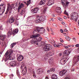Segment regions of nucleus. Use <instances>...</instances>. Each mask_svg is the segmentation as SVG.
I'll return each mask as SVG.
<instances>
[{"mask_svg": "<svg viewBox=\"0 0 79 79\" xmlns=\"http://www.w3.org/2000/svg\"><path fill=\"white\" fill-rule=\"evenodd\" d=\"M40 36V34H37L31 35L30 36L31 38H33L31 40V42L34 43L35 45H37V47H40L41 44L39 42L42 40V38L41 36L39 37Z\"/></svg>", "mask_w": 79, "mask_h": 79, "instance_id": "1", "label": "nucleus"}, {"mask_svg": "<svg viewBox=\"0 0 79 79\" xmlns=\"http://www.w3.org/2000/svg\"><path fill=\"white\" fill-rule=\"evenodd\" d=\"M13 52V51L12 50L10 51L9 52L8 51H7L6 53L5 54V57L6 59L5 58V57H3L2 60L5 61V62L7 61L8 60H13V57H12L11 56V55L12 54V53Z\"/></svg>", "mask_w": 79, "mask_h": 79, "instance_id": "2", "label": "nucleus"}, {"mask_svg": "<svg viewBox=\"0 0 79 79\" xmlns=\"http://www.w3.org/2000/svg\"><path fill=\"white\" fill-rule=\"evenodd\" d=\"M71 52H70L68 51V50H66L65 51L63 52L64 56L63 57V58L62 59L60 60V63L62 65H63L64 64V63L66 62V60L67 59H68V57L66 56V55H69Z\"/></svg>", "mask_w": 79, "mask_h": 79, "instance_id": "3", "label": "nucleus"}, {"mask_svg": "<svg viewBox=\"0 0 79 79\" xmlns=\"http://www.w3.org/2000/svg\"><path fill=\"white\" fill-rule=\"evenodd\" d=\"M18 29H16L14 30L13 31H12V28H11L9 30L8 32L7 33V36L8 37H9L10 36L12 35V33L13 35H15L18 32Z\"/></svg>", "mask_w": 79, "mask_h": 79, "instance_id": "4", "label": "nucleus"}, {"mask_svg": "<svg viewBox=\"0 0 79 79\" xmlns=\"http://www.w3.org/2000/svg\"><path fill=\"white\" fill-rule=\"evenodd\" d=\"M36 30H35L33 32H39L40 34H43L44 32L45 31V29L44 28H41L40 27H36Z\"/></svg>", "mask_w": 79, "mask_h": 79, "instance_id": "5", "label": "nucleus"}, {"mask_svg": "<svg viewBox=\"0 0 79 79\" xmlns=\"http://www.w3.org/2000/svg\"><path fill=\"white\" fill-rule=\"evenodd\" d=\"M52 46L51 45L48 44H46L45 45L44 47V48L43 50H44V51L47 52V51H48V50H52Z\"/></svg>", "mask_w": 79, "mask_h": 79, "instance_id": "6", "label": "nucleus"}, {"mask_svg": "<svg viewBox=\"0 0 79 79\" xmlns=\"http://www.w3.org/2000/svg\"><path fill=\"white\" fill-rule=\"evenodd\" d=\"M77 13L76 12H73L71 14V17L73 20H75L76 21L77 19Z\"/></svg>", "mask_w": 79, "mask_h": 79, "instance_id": "7", "label": "nucleus"}, {"mask_svg": "<svg viewBox=\"0 0 79 79\" xmlns=\"http://www.w3.org/2000/svg\"><path fill=\"white\" fill-rule=\"evenodd\" d=\"M61 2L64 8H68V5H69V2H66L65 0H62Z\"/></svg>", "mask_w": 79, "mask_h": 79, "instance_id": "8", "label": "nucleus"}, {"mask_svg": "<svg viewBox=\"0 0 79 79\" xmlns=\"http://www.w3.org/2000/svg\"><path fill=\"white\" fill-rule=\"evenodd\" d=\"M12 8L11 7V6L10 5V4L9 3L8 4L6 11L4 15L6 16H7V15H8V11H9L10 10H11H11Z\"/></svg>", "mask_w": 79, "mask_h": 79, "instance_id": "9", "label": "nucleus"}, {"mask_svg": "<svg viewBox=\"0 0 79 79\" xmlns=\"http://www.w3.org/2000/svg\"><path fill=\"white\" fill-rule=\"evenodd\" d=\"M3 5L2 4L0 5V15H2L5 12V7H3Z\"/></svg>", "mask_w": 79, "mask_h": 79, "instance_id": "10", "label": "nucleus"}, {"mask_svg": "<svg viewBox=\"0 0 79 79\" xmlns=\"http://www.w3.org/2000/svg\"><path fill=\"white\" fill-rule=\"evenodd\" d=\"M17 59L19 61H21L24 59V57L21 55H18L17 56Z\"/></svg>", "mask_w": 79, "mask_h": 79, "instance_id": "11", "label": "nucleus"}, {"mask_svg": "<svg viewBox=\"0 0 79 79\" xmlns=\"http://www.w3.org/2000/svg\"><path fill=\"white\" fill-rule=\"evenodd\" d=\"M8 21L9 24L13 23L15 22V18H13V17L12 16H11L9 18Z\"/></svg>", "mask_w": 79, "mask_h": 79, "instance_id": "12", "label": "nucleus"}, {"mask_svg": "<svg viewBox=\"0 0 79 79\" xmlns=\"http://www.w3.org/2000/svg\"><path fill=\"white\" fill-rule=\"evenodd\" d=\"M67 71L66 70H63L62 71H60L59 73L60 76H63L66 73Z\"/></svg>", "mask_w": 79, "mask_h": 79, "instance_id": "13", "label": "nucleus"}, {"mask_svg": "<svg viewBox=\"0 0 79 79\" xmlns=\"http://www.w3.org/2000/svg\"><path fill=\"white\" fill-rule=\"evenodd\" d=\"M55 54V53L54 52H53L52 51H50L49 52L47 53L46 55L47 56H53V55Z\"/></svg>", "mask_w": 79, "mask_h": 79, "instance_id": "14", "label": "nucleus"}, {"mask_svg": "<svg viewBox=\"0 0 79 79\" xmlns=\"http://www.w3.org/2000/svg\"><path fill=\"white\" fill-rule=\"evenodd\" d=\"M47 2H48L47 4L48 6H50V5H53L54 3V0H50Z\"/></svg>", "mask_w": 79, "mask_h": 79, "instance_id": "15", "label": "nucleus"}, {"mask_svg": "<svg viewBox=\"0 0 79 79\" xmlns=\"http://www.w3.org/2000/svg\"><path fill=\"white\" fill-rule=\"evenodd\" d=\"M42 73H44V69H38L37 71V73L40 74Z\"/></svg>", "mask_w": 79, "mask_h": 79, "instance_id": "16", "label": "nucleus"}, {"mask_svg": "<svg viewBox=\"0 0 79 79\" xmlns=\"http://www.w3.org/2000/svg\"><path fill=\"white\" fill-rule=\"evenodd\" d=\"M24 7V4L23 3H21L18 6V12H20V10L22 8H23Z\"/></svg>", "mask_w": 79, "mask_h": 79, "instance_id": "17", "label": "nucleus"}, {"mask_svg": "<svg viewBox=\"0 0 79 79\" xmlns=\"http://www.w3.org/2000/svg\"><path fill=\"white\" fill-rule=\"evenodd\" d=\"M39 10V8L36 7L31 10L33 13H36Z\"/></svg>", "mask_w": 79, "mask_h": 79, "instance_id": "18", "label": "nucleus"}, {"mask_svg": "<svg viewBox=\"0 0 79 79\" xmlns=\"http://www.w3.org/2000/svg\"><path fill=\"white\" fill-rule=\"evenodd\" d=\"M10 66L12 67L16 66V62L15 61H11L10 63Z\"/></svg>", "mask_w": 79, "mask_h": 79, "instance_id": "19", "label": "nucleus"}, {"mask_svg": "<svg viewBox=\"0 0 79 79\" xmlns=\"http://www.w3.org/2000/svg\"><path fill=\"white\" fill-rule=\"evenodd\" d=\"M6 37V35H0V39H1V40H3V41H4Z\"/></svg>", "mask_w": 79, "mask_h": 79, "instance_id": "20", "label": "nucleus"}, {"mask_svg": "<svg viewBox=\"0 0 79 79\" xmlns=\"http://www.w3.org/2000/svg\"><path fill=\"white\" fill-rule=\"evenodd\" d=\"M73 60L75 62H78L79 61V55L78 56H75L73 58Z\"/></svg>", "mask_w": 79, "mask_h": 79, "instance_id": "21", "label": "nucleus"}, {"mask_svg": "<svg viewBox=\"0 0 79 79\" xmlns=\"http://www.w3.org/2000/svg\"><path fill=\"white\" fill-rule=\"evenodd\" d=\"M46 1H47V0H41L39 4L40 5H44V4H45V3H46Z\"/></svg>", "mask_w": 79, "mask_h": 79, "instance_id": "22", "label": "nucleus"}, {"mask_svg": "<svg viewBox=\"0 0 79 79\" xmlns=\"http://www.w3.org/2000/svg\"><path fill=\"white\" fill-rule=\"evenodd\" d=\"M56 10L57 12V13H58L59 14L61 13V8L60 7H57L56 8Z\"/></svg>", "mask_w": 79, "mask_h": 79, "instance_id": "23", "label": "nucleus"}, {"mask_svg": "<svg viewBox=\"0 0 79 79\" xmlns=\"http://www.w3.org/2000/svg\"><path fill=\"white\" fill-rule=\"evenodd\" d=\"M40 19L41 21H45V20L46 19L45 16H40Z\"/></svg>", "mask_w": 79, "mask_h": 79, "instance_id": "24", "label": "nucleus"}, {"mask_svg": "<svg viewBox=\"0 0 79 79\" xmlns=\"http://www.w3.org/2000/svg\"><path fill=\"white\" fill-rule=\"evenodd\" d=\"M53 45L55 47H60V46H63V44L61 43H59L58 45H56V44H53Z\"/></svg>", "mask_w": 79, "mask_h": 79, "instance_id": "25", "label": "nucleus"}, {"mask_svg": "<svg viewBox=\"0 0 79 79\" xmlns=\"http://www.w3.org/2000/svg\"><path fill=\"white\" fill-rule=\"evenodd\" d=\"M16 43H13L11 44V45L10 46V48H13L14 47V46H15V45H16Z\"/></svg>", "mask_w": 79, "mask_h": 79, "instance_id": "26", "label": "nucleus"}, {"mask_svg": "<svg viewBox=\"0 0 79 79\" xmlns=\"http://www.w3.org/2000/svg\"><path fill=\"white\" fill-rule=\"evenodd\" d=\"M57 76L55 74H53L52 76V79H57Z\"/></svg>", "mask_w": 79, "mask_h": 79, "instance_id": "27", "label": "nucleus"}, {"mask_svg": "<svg viewBox=\"0 0 79 79\" xmlns=\"http://www.w3.org/2000/svg\"><path fill=\"white\" fill-rule=\"evenodd\" d=\"M49 64H52L53 62V59L52 58H50L48 60Z\"/></svg>", "mask_w": 79, "mask_h": 79, "instance_id": "28", "label": "nucleus"}, {"mask_svg": "<svg viewBox=\"0 0 79 79\" xmlns=\"http://www.w3.org/2000/svg\"><path fill=\"white\" fill-rule=\"evenodd\" d=\"M41 20H40V18L39 19H38L36 20L35 22L36 23H39L41 22Z\"/></svg>", "mask_w": 79, "mask_h": 79, "instance_id": "29", "label": "nucleus"}, {"mask_svg": "<svg viewBox=\"0 0 79 79\" xmlns=\"http://www.w3.org/2000/svg\"><path fill=\"white\" fill-rule=\"evenodd\" d=\"M31 0H27V6H29V5L31 3Z\"/></svg>", "mask_w": 79, "mask_h": 79, "instance_id": "30", "label": "nucleus"}, {"mask_svg": "<svg viewBox=\"0 0 79 79\" xmlns=\"http://www.w3.org/2000/svg\"><path fill=\"white\" fill-rule=\"evenodd\" d=\"M66 39L67 40H68V41H69L70 40H71V38L68 36H66Z\"/></svg>", "mask_w": 79, "mask_h": 79, "instance_id": "31", "label": "nucleus"}, {"mask_svg": "<svg viewBox=\"0 0 79 79\" xmlns=\"http://www.w3.org/2000/svg\"><path fill=\"white\" fill-rule=\"evenodd\" d=\"M14 77V75H13V74H11L10 75V79H13Z\"/></svg>", "mask_w": 79, "mask_h": 79, "instance_id": "32", "label": "nucleus"}, {"mask_svg": "<svg viewBox=\"0 0 79 79\" xmlns=\"http://www.w3.org/2000/svg\"><path fill=\"white\" fill-rule=\"evenodd\" d=\"M51 72H54L55 71V69L54 68H51L50 69Z\"/></svg>", "mask_w": 79, "mask_h": 79, "instance_id": "33", "label": "nucleus"}, {"mask_svg": "<svg viewBox=\"0 0 79 79\" xmlns=\"http://www.w3.org/2000/svg\"><path fill=\"white\" fill-rule=\"evenodd\" d=\"M64 13V14H65V15H67V16H69V15L68 12H66V10H65Z\"/></svg>", "mask_w": 79, "mask_h": 79, "instance_id": "34", "label": "nucleus"}, {"mask_svg": "<svg viewBox=\"0 0 79 79\" xmlns=\"http://www.w3.org/2000/svg\"><path fill=\"white\" fill-rule=\"evenodd\" d=\"M16 74L18 76H20L19 73V71L18 70H17L16 71Z\"/></svg>", "mask_w": 79, "mask_h": 79, "instance_id": "35", "label": "nucleus"}, {"mask_svg": "<svg viewBox=\"0 0 79 79\" xmlns=\"http://www.w3.org/2000/svg\"><path fill=\"white\" fill-rule=\"evenodd\" d=\"M29 23H31L32 24H33V23H34V21L30 20H29Z\"/></svg>", "mask_w": 79, "mask_h": 79, "instance_id": "36", "label": "nucleus"}, {"mask_svg": "<svg viewBox=\"0 0 79 79\" xmlns=\"http://www.w3.org/2000/svg\"><path fill=\"white\" fill-rule=\"evenodd\" d=\"M58 19L59 20V21H63V19L60 18H58Z\"/></svg>", "mask_w": 79, "mask_h": 79, "instance_id": "37", "label": "nucleus"}, {"mask_svg": "<svg viewBox=\"0 0 79 79\" xmlns=\"http://www.w3.org/2000/svg\"><path fill=\"white\" fill-rule=\"evenodd\" d=\"M15 24L17 26H18V25H19V23L18 21H16L15 22Z\"/></svg>", "mask_w": 79, "mask_h": 79, "instance_id": "38", "label": "nucleus"}, {"mask_svg": "<svg viewBox=\"0 0 79 79\" xmlns=\"http://www.w3.org/2000/svg\"><path fill=\"white\" fill-rule=\"evenodd\" d=\"M24 70H25V72L24 73V74H25V73H26V72H27V68H26V67H24Z\"/></svg>", "mask_w": 79, "mask_h": 79, "instance_id": "39", "label": "nucleus"}, {"mask_svg": "<svg viewBox=\"0 0 79 79\" xmlns=\"http://www.w3.org/2000/svg\"><path fill=\"white\" fill-rule=\"evenodd\" d=\"M33 77H36V75H35V73H33Z\"/></svg>", "mask_w": 79, "mask_h": 79, "instance_id": "40", "label": "nucleus"}, {"mask_svg": "<svg viewBox=\"0 0 79 79\" xmlns=\"http://www.w3.org/2000/svg\"><path fill=\"white\" fill-rule=\"evenodd\" d=\"M61 43H63V40L62 39H60Z\"/></svg>", "mask_w": 79, "mask_h": 79, "instance_id": "41", "label": "nucleus"}, {"mask_svg": "<svg viewBox=\"0 0 79 79\" xmlns=\"http://www.w3.org/2000/svg\"><path fill=\"white\" fill-rule=\"evenodd\" d=\"M0 29H1V30H3V28L2 26H0Z\"/></svg>", "mask_w": 79, "mask_h": 79, "instance_id": "42", "label": "nucleus"}, {"mask_svg": "<svg viewBox=\"0 0 79 79\" xmlns=\"http://www.w3.org/2000/svg\"><path fill=\"white\" fill-rule=\"evenodd\" d=\"M64 79H70L69 77H65Z\"/></svg>", "mask_w": 79, "mask_h": 79, "instance_id": "43", "label": "nucleus"}, {"mask_svg": "<svg viewBox=\"0 0 79 79\" xmlns=\"http://www.w3.org/2000/svg\"><path fill=\"white\" fill-rule=\"evenodd\" d=\"M79 44H76L75 45V46L76 47H79Z\"/></svg>", "mask_w": 79, "mask_h": 79, "instance_id": "44", "label": "nucleus"}, {"mask_svg": "<svg viewBox=\"0 0 79 79\" xmlns=\"http://www.w3.org/2000/svg\"><path fill=\"white\" fill-rule=\"evenodd\" d=\"M51 43H52V44H53V43H55V41H54V40H52Z\"/></svg>", "mask_w": 79, "mask_h": 79, "instance_id": "45", "label": "nucleus"}, {"mask_svg": "<svg viewBox=\"0 0 79 79\" xmlns=\"http://www.w3.org/2000/svg\"><path fill=\"white\" fill-rule=\"evenodd\" d=\"M65 48H66V49H68V48H68V47L67 46H65L64 47Z\"/></svg>", "mask_w": 79, "mask_h": 79, "instance_id": "46", "label": "nucleus"}, {"mask_svg": "<svg viewBox=\"0 0 79 79\" xmlns=\"http://www.w3.org/2000/svg\"><path fill=\"white\" fill-rule=\"evenodd\" d=\"M60 31L62 33L63 32V29H61L60 30Z\"/></svg>", "mask_w": 79, "mask_h": 79, "instance_id": "47", "label": "nucleus"}, {"mask_svg": "<svg viewBox=\"0 0 79 79\" xmlns=\"http://www.w3.org/2000/svg\"><path fill=\"white\" fill-rule=\"evenodd\" d=\"M61 55H62V54H61V53H59V56H61Z\"/></svg>", "mask_w": 79, "mask_h": 79, "instance_id": "48", "label": "nucleus"}, {"mask_svg": "<svg viewBox=\"0 0 79 79\" xmlns=\"http://www.w3.org/2000/svg\"><path fill=\"white\" fill-rule=\"evenodd\" d=\"M50 72V70H48L47 72L48 73H49Z\"/></svg>", "mask_w": 79, "mask_h": 79, "instance_id": "49", "label": "nucleus"}, {"mask_svg": "<svg viewBox=\"0 0 79 79\" xmlns=\"http://www.w3.org/2000/svg\"><path fill=\"white\" fill-rule=\"evenodd\" d=\"M62 24H63V25H64V24H65V23L63 22H62Z\"/></svg>", "mask_w": 79, "mask_h": 79, "instance_id": "50", "label": "nucleus"}, {"mask_svg": "<svg viewBox=\"0 0 79 79\" xmlns=\"http://www.w3.org/2000/svg\"><path fill=\"white\" fill-rule=\"evenodd\" d=\"M74 71V69H72L71 70V71Z\"/></svg>", "mask_w": 79, "mask_h": 79, "instance_id": "51", "label": "nucleus"}, {"mask_svg": "<svg viewBox=\"0 0 79 79\" xmlns=\"http://www.w3.org/2000/svg\"><path fill=\"white\" fill-rule=\"evenodd\" d=\"M64 31L66 32H68V30H67L66 29H65L64 30Z\"/></svg>", "mask_w": 79, "mask_h": 79, "instance_id": "52", "label": "nucleus"}, {"mask_svg": "<svg viewBox=\"0 0 79 79\" xmlns=\"http://www.w3.org/2000/svg\"><path fill=\"white\" fill-rule=\"evenodd\" d=\"M45 11H46V9H44V10H43V12L44 13H45Z\"/></svg>", "mask_w": 79, "mask_h": 79, "instance_id": "53", "label": "nucleus"}, {"mask_svg": "<svg viewBox=\"0 0 79 79\" xmlns=\"http://www.w3.org/2000/svg\"><path fill=\"white\" fill-rule=\"evenodd\" d=\"M64 19H67V17H66V16H65L64 17Z\"/></svg>", "mask_w": 79, "mask_h": 79, "instance_id": "54", "label": "nucleus"}, {"mask_svg": "<svg viewBox=\"0 0 79 79\" xmlns=\"http://www.w3.org/2000/svg\"><path fill=\"white\" fill-rule=\"evenodd\" d=\"M29 19H30V17H28L27 18V20H29Z\"/></svg>", "mask_w": 79, "mask_h": 79, "instance_id": "55", "label": "nucleus"}, {"mask_svg": "<svg viewBox=\"0 0 79 79\" xmlns=\"http://www.w3.org/2000/svg\"><path fill=\"white\" fill-rule=\"evenodd\" d=\"M47 31H48L49 32V29H48V28H47Z\"/></svg>", "mask_w": 79, "mask_h": 79, "instance_id": "56", "label": "nucleus"}, {"mask_svg": "<svg viewBox=\"0 0 79 79\" xmlns=\"http://www.w3.org/2000/svg\"><path fill=\"white\" fill-rule=\"evenodd\" d=\"M73 40H74L75 41H76V39L75 38H73Z\"/></svg>", "mask_w": 79, "mask_h": 79, "instance_id": "57", "label": "nucleus"}, {"mask_svg": "<svg viewBox=\"0 0 79 79\" xmlns=\"http://www.w3.org/2000/svg\"><path fill=\"white\" fill-rule=\"evenodd\" d=\"M51 20H52V22L54 21V20H53V19H52Z\"/></svg>", "mask_w": 79, "mask_h": 79, "instance_id": "58", "label": "nucleus"}, {"mask_svg": "<svg viewBox=\"0 0 79 79\" xmlns=\"http://www.w3.org/2000/svg\"><path fill=\"white\" fill-rule=\"evenodd\" d=\"M45 79H48V77H46Z\"/></svg>", "mask_w": 79, "mask_h": 79, "instance_id": "59", "label": "nucleus"}, {"mask_svg": "<svg viewBox=\"0 0 79 79\" xmlns=\"http://www.w3.org/2000/svg\"><path fill=\"white\" fill-rule=\"evenodd\" d=\"M20 68H21V69H22L23 68V66L21 65V66Z\"/></svg>", "mask_w": 79, "mask_h": 79, "instance_id": "60", "label": "nucleus"}, {"mask_svg": "<svg viewBox=\"0 0 79 79\" xmlns=\"http://www.w3.org/2000/svg\"><path fill=\"white\" fill-rule=\"evenodd\" d=\"M72 47H74V46L73 45H71Z\"/></svg>", "mask_w": 79, "mask_h": 79, "instance_id": "61", "label": "nucleus"}, {"mask_svg": "<svg viewBox=\"0 0 79 79\" xmlns=\"http://www.w3.org/2000/svg\"><path fill=\"white\" fill-rule=\"evenodd\" d=\"M68 47H71V45H68Z\"/></svg>", "mask_w": 79, "mask_h": 79, "instance_id": "62", "label": "nucleus"}, {"mask_svg": "<svg viewBox=\"0 0 79 79\" xmlns=\"http://www.w3.org/2000/svg\"><path fill=\"white\" fill-rule=\"evenodd\" d=\"M52 16H53V17H55V15H52Z\"/></svg>", "mask_w": 79, "mask_h": 79, "instance_id": "63", "label": "nucleus"}, {"mask_svg": "<svg viewBox=\"0 0 79 79\" xmlns=\"http://www.w3.org/2000/svg\"><path fill=\"white\" fill-rule=\"evenodd\" d=\"M51 34L52 35H54V33H52Z\"/></svg>", "mask_w": 79, "mask_h": 79, "instance_id": "64", "label": "nucleus"}]
</instances>
